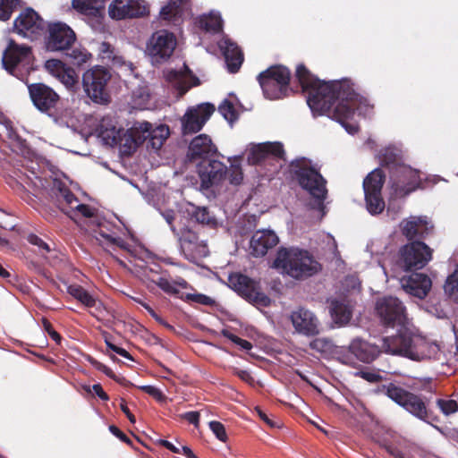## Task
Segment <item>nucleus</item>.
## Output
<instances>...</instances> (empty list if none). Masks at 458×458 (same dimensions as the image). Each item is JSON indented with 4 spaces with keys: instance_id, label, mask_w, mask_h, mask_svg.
Wrapping results in <instances>:
<instances>
[{
    "instance_id": "obj_1",
    "label": "nucleus",
    "mask_w": 458,
    "mask_h": 458,
    "mask_svg": "<svg viewBox=\"0 0 458 458\" xmlns=\"http://www.w3.org/2000/svg\"><path fill=\"white\" fill-rule=\"evenodd\" d=\"M295 77L302 91L308 93L307 104L314 114L337 121L351 134L358 132L359 126L348 123L347 120L365 99L356 92L351 80L321 81L303 64L297 65Z\"/></svg>"
},
{
    "instance_id": "obj_2",
    "label": "nucleus",
    "mask_w": 458,
    "mask_h": 458,
    "mask_svg": "<svg viewBox=\"0 0 458 458\" xmlns=\"http://www.w3.org/2000/svg\"><path fill=\"white\" fill-rule=\"evenodd\" d=\"M382 341V348L386 353L401 355L416 361L430 360L439 351L437 344L408 329H401L396 335L384 337Z\"/></svg>"
},
{
    "instance_id": "obj_3",
    "label": "nucleus",
    "mask_w": 458,
    "mask_h": 458,
    "mask_svg": "<svg viewBox=\"0 0 458 458\" xmlns=\"http://www.w3.org/2000/svg\"><path fill=\"white\" fill-rule=\"evenodd\" d=\"M274 267L296 280L307 279L321 270L320 263L308 250L295 247H281Z\"/></svg>"
},
{
    "instance_id": "obj_4",
    "label": "nucleus",
    "mask_w": 458,
    "mask_h": 458,
    "mask_svg": "<svg viewBox=\"0 0 458 458\" xmlns=\"http://www.w3.org/2000/svg\"><path fill=\"white\" fill-rule=\"evenodd\" d=\"M290 172L298 184L323 206L327 197V180L311 161L301 157L290 163Z\"/></svg>"
},
{
    "instance_id": "obj_5",
    "label": "nucleus",
    "mask_w": 458,
    "mask_h": 458,
    "mask_svg": "<svg viewBox=\"0 0 458 458\" xmlns=\"http://www.w3.org/2000/svg\"><path fill=\"white\" fill-rule=\"evenodd\" d=\"M386 394L417 419L428 424L437 420V416L428 408L421 395L405 390L393 383L386 386Z\"/></svg>"
},
{
    "instance_id": "obj_6",
    "label": "nucleus",
    "mask_w": 458,
    "mask_h": 458,
    "mask_svg": "<svg viewBox=\"0 0 458 458\" xmlns=\"http://www.w3.org/2000/svg\"><path fill=\"white\" fill-rule=\"evenodd\" d=\"M257 80L264 97L270 100L284 98L288 95L291 71L284 65L276 64L261 72Z\"/></svg>"
},
{
    "instance_id": "obj_7",
    "label": "nucleus",
    "mask_w": 458,
    "mask_h": 458,
    "mask_svg": "<svg viewBox=\"0 0 458 458\" xmlns=\"http://www.w3.org/2000/svg\"><path fill=\"white\" fill-rule=\"evenodd\" d=\"M110 79V72L102 66H96L83 73V88L95 103L106 105L110 102V95L106 89Z\"/></svg>"
},
{
    "instance_id": "obj_8",
    "label": "nucleus",
    "mask_w": 458,
    "mask_h": 458,
    "mask_svg": "<svg viewBox=\"0 0 458 458\" xmlns=\"http://www.w3.org/2000/svg\"><path fill=\"white\" fill-rule=\"evenodd\" d=\"M33 59L32 49L24 44H18L13 39H10L2 56V65L10 74L19 80L23 79V73L20 71V66L25 67L30 64Z\"/></svg>"
},
{
    "instance_id": "obj_9",
    "label": "nucleus",
    "mask_w": 458,
    "mask_h": 458,
    "mask_svg": "<svg viewBox=\"0 0 458 458\" xmlns=\"http://www.w3.org/2000/svg\"><path fill=\"white\" fill-rule=\"evenodd\" d=\"M227 280L230 288L246 301L265 307L270 304V298L261 291L258 281L240 272L231 273Z\"/></svg>"
},
{
    "instance_id": "obj_10",
    "label": "nucleus",
    "mask_w": 458,
    "mask_h": 458,
    "mask_svg": "<svg viewBox=\"0 0 458 458\" xmlns=\"http://www.w3.org/2000/svg\"><path fill=\"white\" fill-rule=\"evenodd\" d=\"M385 178L386 175L382 169L376 168L363 180L366 207L371 215L380 214L385 208V201L382 197Z\"/></svg>"
},
{
    "instance_id": "obj_11",
    "label": "nucleus",
    "mask_w": 458,
    "mask_h": 458,
    "mask_svg": "<svg viewBox=\"0 0 458 458\" xmlns=\"http://www.w3.org/2000/svg\"><path fill=\"white\" fill-rule=\"evenodd\" d=\"M432 258V250L421 241H414L400 250L399 265L404 270L424 267Z\"/></svg>"
},
{
    "instance_id": "obj_12",
    "label": "nucleus",
    "mask_w": 458,
    "mask_h": 458,
    "mask_svg": "<svg viewBox=\"0 0 458 458\" xmlns=\"http://www.w3.org/2000/svg\"><path fill=\"white\" fill-rule=\"evenodd\" d=\"M215 110V106L208 102L189 106L180 119L182 134L186 136L200 131Z\"/></svg>"
},
{
    "instance_id": "obj_13",
    "label": "nucleus",
    "mask_w": 458,
    "mask_h": 458,
    "mask_svg": "<svg viewBox=\"0 0 458 458\" xmlns=\"http://www.w3.org/2000/svg\"><path fill=\"white\" fill-rule=\"evenodd\" d=\"M391 188L396 197H405L421 185L420 171L403 165L390 174Z\"/></svg>"
},
{
    "instance_id": "obj_14",
    "label": "nucleus",
    "mask_w": 458,
    "mask_h": 458,
    "mask_svg": "<svg viewBox=\"0 0 458 458\" xmlns=\"http://www.w3.org/2000/svg\"><path fill=\"white\" fill-rule=\"evenodd\" d=\"M177 40L173 32L160 30L154 32L147 44V53L154 63L162 64L173 55Z\"/></svg>"
},
{
    "instance_id": "obj_15",
    "label": "nucleus",
    "mask_w": 458,
    "mask_h": 458,
    "mask_svg": "<svg viewBox=\"0 0 458 458\" xmlns=\"http://www.w3.org/2000/svg\"><path fill=\"white\" fill-rule=\"evenodd\" d=\"M57 202L58 208L69 217L74 219L76 216L93 218L96 216V208L87 204L80 203L78 198L63 182H58Z\"/></svg>"
},
{
    "instance_id": "obj_16",
    "label": "nucleus",
    "mask_w": 458,
    "mask_h": 458,
    "mask_svg": "<svg viewBox=\"0 0 458 458\" xmlns=\"http://www.w3.org/2000/svg\"><path fill=\"white\" fill-rule=\"evenodd\" d=\"M375 309L381 322L386 327L403 325L406 320V309L396 297L384 296L379 298Z\"/></svg>"
},
{
    "instance_id": "obj_17",
    "label": "nucleus",
    "mask_w": 458,
    "mask_h": 458,
    "mask_svg": "<svg viewBox=\"0 0 458 458\" xmlns=\"http://www.w3.org/2000/svg\"><path fill=\"white\" fill-rule=\"evenodd\" d=\"M13 29L17 34L34 40L44 34L46 21L32 8H26L14 20Z\"/></svg>"
},
{
    "instance_id": "obj_18",
    "label": "nucleus",
    "mask_w": 458,
    "mask_h": 458,
    "mask_svg": "<svg viewBox=\"0 0 458 458\" xmlns=\"http://www.w3.org/2000/svg\"><path fill=\"white\" fill-rule=\"evenodd\" d=\"M28 92L33 106L41 113L57 109L61 98L50 86L43 82L28 84Z\"/></svg>"
},
{
    "instance_id": "obj_19",
    "label": "nucleus",
    "mask_w": 458,
    "mask_h": 458,
    "mask_svg": "<svg viewBox=\"0 0 458 458\" xmlns=\"http://www.w3.org/2000/svg\"><path fill=\"white\" fill-rule=\"evenodd\" d=\"M47 31L46 47L49 51L69 50L76 40L75 32L64 22L50 23Z\"/></svg>"
},
{
    "instance_id": "obj_20",
    "label": "nucleus",
    "mask_w": 458,
    "mask_h": 458,
    "mask_svg": "<svg viewBox=\"0 0 458 458\" xmlns=\"http://www.w3.org/2000/svg\"><path fill=\"white\" fill-rule=\"evenodd\" d=\"M179 241L181 250L190 262L198 263L209 254L205 241L199 240V235L189 228H184L182 231Z\"/></svg>"
},
{
    "instance_id": "obj_21",
    "label": "nucleus",
    "mask_w": 458,
    "mask_h": 458,
    "mask_svg": "<svg viewBox=\"0 0 458 458\" xmlns=\"http://www.w3.org/2000/svg\"><path fill=\"white\" fill-rule=\"evenodd\" d=\"M198 174L200 178V187L208 190L226 178L227 166L219 160L208 158L199 161Z\"/></svg>"
},
{
    "instance_id": "obj_22",
    "label": "nucleus",
    "mask_w": 458,
    "mask_h": 458,
    "mask_svg": "<svg viewBox=\"0 0 458 458\" xmlns=\"http://www.w3.org/2000/svg\"><path fill=\"white\" fill-rule=\"evenodd\" d=\"M285 151L281 142H263L254 144L248 154V162L250 165H262L269 159H284Z\"/></svg>"
},
{
    "instance_id": "obj_23",
    "label": "nucleus",
    "mask_w": 458,
    "mask_h": 458,
    "mask_svg": "<svg viewBox=\"0 0 458 458\" xmlns=\"http://www.w3.org/2000/svg\"><path fill=\"white\" fill-rule=\"evenodd\" d=\"M217 148L212 142L211 138L207 134H199L194 137L190 142L187 158L191 162L205 160L216 154Z\"/></svg>"
},
{
    "instance_id": "obj_24",
    "label": "nucleus",
    "mask_w": 458,
    "mask_h": 458,
    "mask_svg": "<svg viewBox=\"0 0 458 458\" xmlns=\"http://www.w3.org/2000/svg\"><path fill=\"white\" fill-rule=\"evenodd\" d=\"M401 285L405 293L422 300L430 291L432 282L426 274L412 273L408 276L402 277Z\"/></svg>"
},
{
    "instance_id": "obj_25",
    "label": "nucleus",
    "mask_w": 458,
    "mask_h": 458,
    "mask_svg": "<svg viewBox=\"0 0 458 458\" xmlns=\"http://www.w3.org/2000/svg\"><path fill=\"white\" fill-rule=\"evenodd\" d=\"M291 320L295 330L307 336L318 335V321L316 316L304 308L293 311Z\"/></svg>"
},
{
    "instance_id": "obj_26",
    "label": "nucleus",
    "mask_w": 458,
    "mask_h": 458,
    "mask_svg": "<svg viewBox=\"0 0 458 458\" xmlns=\"http://www.w3.org/2000/svg\"><path fill=\"white\" fill-rule=\"evenodd\" d=\"M279 238L271 230H258L251 236L250 242V254L256 258L265 256L269 250L276 247Z\"/></svg>"
},
{
    "instance_id": "obj_27",
    "label": "nucleus",
    "mask_w": 458,
    "mask_h": 458,
    "mask_svg": "<svg viewBox=\"0 0 458 458\" xmlns=\"http://www.w3.org/2000/svg\"><path fill=\"white\" fill-rule=\"evenodd\" d=\"M184 69L185 72L171 70L166 73V80L176 89L178 98H182L190 89L200 84L199 79L192 73L187 65H184Z\"/></svg>"
},
{
    "instance_id": "obj_28",
    "label": "nucleus",
    "mask_w": 458,
    "mask_h": 458,
    "mask_svg": "<svg viewBox=\"0 0 458 458\" xmlns=\"http://www.w3.org/2000/svg\"><path fill=\"white\" fill-rule=\"evenodd\" d=\"M225 60L226 67L229 72L236 73L244 60V55L240 47L230 38H223L219 43Z\"/></svg>"
},
{
    "instance_id": "obj_29",
    "label": "nucleus",
    "mask_w": 458,
    "mask_h": 458,
    "mask_svg": "<svg viewBox=\"0 0 458 458\" xmlns=\"http://www.w3.org/2000/svg\"><path fill=\"white\" fill-rule=\"evenodd\" d=\"M328 310L332 320L339 327L347 325L352 317V307L346 299L328 301Z\"/></svg>"
},
{
    "instance_id": "obj_30",
    "label": "nucleus",
    "mask_w": 458,
    "mask_h": 458,
    "mask_svg": "<svg viewBox=\"0 0 458 458\" xmlns=\"http://www.w3.org/2000/svg\"><path fill=\"white\" fill-rule=\"evenodd\" d=\"M350 350L356 360L364 363H370L375 360L381 351L378 346L371 344L360 338L353 339L350 344Z\"/></svg>"
},
{
    "instance_id": "obj_31",
    "label": "nucleus",
    "mask_w": 458,
    "mask_h": 458,
    "mask_svg": "<svg viewBox=\"0 0 458 458\" xmlns=\"http://www.w3.org/2000/svg\"><path fill=\"white\" fill-rule=\"evenodd\" d=\"M430 231L426 218L411 217L402 223V233L408 240L423 239Z\"/></svg>"
},
{
    "instance_id": "obj_32",
    "label": "nucleus",
    "mask_w": 458,
    "mask_h": 458,
    "mask_svg": "<svg viewBox=\"0 0 458 458\" xmlns=\"http://www.w3.org/2000/svg\"><path fill=\"white\" fill-rule=\"evenodd\" d=\"M67 293L86 308H95L96 311H100L102 309V303L80 284H69Z\"/></svg>"
},
{
    "instance_id": "obj_33",
    "label": "nucleus",
    "mask_w": 458,
    "mask_h": 458,
    "mask_svg": "<svg viewBox=\"0 0 458 458\" xmlns=\"http://www.w3.org/2000/svg\"><path fill=\"white\" fill-rule=\"evenodd\" d=\"M99 54L103 61L106 64L114 68L127 67L130 71L132 70V64L126 62L122 55H119L114 47L108 42H102L99 47Z\"/></svg>"
},
{
    "instance_id": "obj_34",
    "label": "nucleus",
    "mask_w": 458,
    "mask_h": 458,
    "mask_svg": "<svg viewBox=\"0 0 458 458\" xmlns=\"http://www.w3.org/2000/svg\"><path fill=\"white\" fill-rule=\"evenodd\" d=\"M189 2L190 0H171L161 8L159 13L160 19L175 23L182 16L183 5Z\"/></svg>"
},
{
    "instance_id": "obj_35",
    "label": "nucleus",
    "mask_w": 458,
    "mask_h": 458,
    "mask_svg": "<svg viewBox=\"0 0 458 458\" xmlns=\"http://www.w3.org/2000/svg\"><path fill=\"white\" fill-rule=\"evenodd\" d=\"M105 0H72V7L81 14L98 17L105 8Z\"/></svg>"
},
{
    "instance_id": "obj_36",
    "label": "nucleus",
    "mask_w": 458,
    "mask_h": 458,
    "mask_svg": "<svg viewBox=\"0 0 458 458\" xmlns=\"http://www.w3.org/2000/svg\"><path fill=\"white\" fill-rule=\"evenodd\" d=\"M109 226L110 225L107 222H99L95 232L111 245L117 246L122 250H127L128 243L122 237L116 236L115 232L111 230Z\"/></svg>"
},
{
    "instance_id": "obj_37",
    "label": "nucleus",
    "mask_w": 458,
    "mask_h": 458,
    "mask_svg": "<svg viewBox=\"0 0 458 458\" xmlns=\"http://www.w3.org/2000/svg\"><path fill=\"white\" fill-rule=\"evenodd\" d=\"M190 215L191 219H194L198 224L211 229L216 228L218 225L217 219L210 213L208 208L192 206Z\"/></svg>"
},
{
    "instance_id": "obj_38",
    "label": "nucleus",
    "mask_w": 458,
    "mask_h": 458,
    "mask_svg": "<svg viewBox=\"0 0 458 458\" xmlns=\"http://www.w3.org/2000/svg\"><path fill=\"white\" fill-rule=\"evenodd\" d=\"M381 166L388 169L389 174L395 168L404 165L402 161V156L392 148H386L382 150L380 157Z\"/></svg>"
},
{
    "instance_id": "obj_39",
    "label": "nucleus",
    "mask_w": 458,
    "mask_h": 458,
    "mask_svg": "<svg viewBox=\"0 0 458 458\" xmlns=\"http://www.w3.org/2000/svg\"><path fill=\"white\" fill-rule=\"evenodd\" d=\"M152 124L148 122H141L139 126L131 131L129 140H131L135 149L139 145L142 144L147 139H148L151 131H153Z\"/></svg>"
},
{
    "instance_id": "obj_40",
    "label": "nucleus",
    "mask_w": 458,
    "mask_h": 458,
    "mask_svg": "<svg viewBox=\"0 0 458 458\" xmlns=\"http://www.w3.org/2000/svg\"><path fill=\"white\" fill-rule=\"evenodd\" d=\"M170 135V129L166 124H160L153 129L148 139L152 148L159 149Z\"/></svg>"
},
{
    "instance_id": "obj_41",
    "label": "nucleus",
    "mask_w": 458,
    "mask_h": 458,
    "mask_svg": "<svg viewBox=\"0 0 458 458\" xmlns=\"http://www.w3.org/2000/svg\"><path fill=\"white\" fill-rule=\"evenodd\" d=\"M199 26L207 32L219 33L223 30V21L219 15L209 14L199 19Z\"/></svg>"
},
{
    "instance_id": "obj_42",
    "label": "nucleus",
    "mask_w": 458,
    "mask_h": 458,
    "mask_svg": "<svg viewBox=\"0 0 458 458\" xmlns=\"http://www.w3.org/2000/svg\"><path fill=\"white\" fill-rule=\"evenodd\" d=\"M131 0H114L109 6V14L116 20L125 19L130 13L129 8Z\"/></svg>"
},
{
    "instance_id": "obj_43",
    "label": "nucleus",
    "mask_w": 458,
    "mask_h": 458,
    "mask_svg": "<svg viewBox=\"0 0 458 458\" xmlns=\"http://www.w3.org/2000/svg\"><path fill=\"white\" fill-rule=\"evenodd\" d=\"M67 58L71 64L74 66H81L86 64L90 58L91 54L86 49L74 48L66 53Z\"/></svg>"
},
{
    "instance_id": "obj_44",
    "label": "nucleus",
    "mask_w": 458,
    "mask_h": 458,
    "mask_svg": "<svg viewBox=\"0 0 458 458\" xmlns=\"http://www.w3.org/2000/svg\"><path fill=\"white\" fill-rule=\"evenodd\" d=\"M229 182L233 185H240L243 180V173L239 159H234L227 168V174Z\"/></svg>"
},
{
    "instance_id": "obj_45",
    "label": "nucleus",
    "mask_w": 458,
    "mask_h": 458,
    "mask_svg": "<svg viewBox=\"0 0 458 458\" xmlns=\"http://www.w3.org/2000/svg\"><path fill=\"white\" fill-rule=\"evenodd\" d=\"M20 4L21 0H0V21H9Z\"/></svg>"
},
{
    "instance_id": "obj_46",
    "label": "nucleus",
    "mask_w": 458,
    "mask_h": 458,
    "mask_svg": "<svg viewBox=\"0 0 458 458\" xmlns=\"http://www.w3.org/2000/svg\"><path fill=\"white\" fill-rule=\"evenodd\" d=\"M218 111L224 116V118L230 123H233L238 119V114L235 110V107L233 104L228 99H225L219 105Z\"/></svg>"
},
{
    "instance_id": "obj_47",
    "label": "nucleus",
    "mask_w": 458,
    "mask_h": 458,
    "mask_svg": "<svg viewBox=\"0 0 458 458\" xmlns=\"http://www.w3.org/2000/svg\"><path fill=\"white\" fill-rule=\"evenodd\" d=\"M90 363L99 371L103 372L106 376H107L108 377L112 378L113 380L116 381L117 383L121 384V385H123V386H128V385H132L131 383H130L128 380H126L124 377H117L114 371L108 368L107 366H106L105 364L96 360H90Z\"/></svg>"
},
{
    "instance_id": "obj_48",
    "label": "nucleus",
    "mask_w": 458,
    "mask_h": 458,
    "mask_svg": "<svg viewBox=\"0 0 458 458\" xmlns=\"http://www.w3.org/2000/svg\"><path fill=\"white\" fill-rule=\"evenodd\" d=\"M444 288L446 294L450 297L454 296L455 301H458V270L447 277Z\"/></svg>"
},
{
    "instance_id": "obj_49",
    "label": "nucleus",
    "mask_w": 458,
    "mask_h": 458,
    "mask_svg": "<svg viewBox=\"0 0 458 458\" xmlns=\"http://www.w3.org/2000/svg\"><path fill=\"white\" fill-rule=\"evenodd\" d=\"M150 282L168 294L174 295L179 293L176 286L165 277L150 278Z\"/></svg>"
},
{
    "instance_id": "obj_50",
    "label": "nucleus",
    "mask_w": 458,
    "mask_h": 458,
    "mask_svg": "<svg viewBox=\"0 0 458 458\" xmlns=\"http://www.w3.org/2000/svg\"><path fill=\"white\" fill-rule=\"evenodd\" d=\"M129 11L130 13L126 15V18L143 17L148 13V8L137 0H131Z\"/></svg>"
},
{
    "instance_id": "obj_51",
    "label": "nucleus",
    "mask_w": 458,
    "mask_h": 458,
    "mask_svg": "<svg viewBox=\"0 0 458 458\" xmlns=\"http://www.w3.org/2000/svg\"><path fill=\"white\" fill-rule=\"evenodd\" d=\"M222 335L228 340L232 341L233 344L239 345L242 349L245 351H250L252 349L253 345L250 342L242 339L241 337L237 336L236 335L233 334L227 329H223L221 332Z\"/></svg>"
},
{
    "instance_id": "obj_52",
    "label": "nucleus",
    "mask_w": 458,
    "mask_h": 458,
    "mask_svg": "<svg viewBox=\"0 0 458 458\" xmlns=\"http://www.w3.org/2000/svg\"><path fill=\"white\" fill-rule=\"evenodd\" d=\"M46 69L56 77H61L63 73H65L64 64L62 61L57 59L47 60L45 64Z\"/></svg>"
},
{
    "instance_id": "obj_53",
    "label": "nucleus",
    "mask_w": 458,
    "mask_h": 458,
    "mask_svg": "<svg viewBox=\"0 0 458 458\" xmlns=\"http://www.w3.org/2000/svg\"><path fill=\"white\" fill-rule=\"evenodd\" d=\"M208 426L218 440L224 443L227 441L228 437L224 424L217 420H212L208 423Z\"/></svg>"
},
{
    "instance_id": "obj_54",
    "label": "nucleus",
    "mask_w": 458,
    "mask_h": 458,
    "mask_svg": "<svg viewBox=\"0 0 458 458\" xmlns=\"http://www.w3.org/2000/svg\"><path fill=\"white\" fill-rule=\"evenodd\" d=\"M437 404L445 415H449L458 410V403L455 400L437 399Z\"/></svg>"
},
{
    "instance_id": "obj_55",
    "label": "nucleus",
    "mask_w": 458,
    "mask_h": 458,
    "mask_svg": "<svg viewBox=\"0 0 458 458\" xmlns=\"http://www.w3.org/2000/svg\"><path fill=\"white\" fill-rule=\"evenodd\" d=\"M187 299L205 306L212 307L216 304V301L213 298L202 293H190L187 295Z\"/></svg>"
},
{
    "instance_id": "obj_56",
    "label": "nucleus",
    "mask_w": 458,
    "mask_h": 458,
    "mask_svg": "<svg viewBox=\"0 0 458 458\" xmlns=\"http://www.w3.org/2000/svg\"><path fill=\"white\" fill-rule=\"evenodd\" d=\"M41 322L44 330L47 333L50 338L53 339L56 344H61L63 338L61 335L54 329L50 321L47 318H42Z\"/></svg>"
},
{
    "instance_id": "obj_57",
    "label": "nucleus",
    "mask_w": 458,
    "mask_h": 458,
    "mask_svg": "<svg viewBox=\"0 0 458 458\" xmlns=\"http://www.w3.org/2000/svg\"><path fill=\"white\" fill-rule=\"evenodd\" d=\"M27 240L30 244L38 246L39 250L42 251V254L48 253L51 250L49 245L47 242H45L40 237L34 233L30 234Z\"/></svg>"
},
{
    "instance_id": "obj_58",
    "label": "nucleus",
    "mask_w": 458,
    "mask_h": 458,
    "mask_svg": "<svg viewBox=\"0 0 458 458\" xmlns=\"http://www.w3.org/2000/svg\"><path fill=\"white\" fill-rule=\"evenodd\" d=\"M337 356V360L345 365H352L355 362V356L353 353H352L350 350V346L348 347V350H341L337 351L335 352Z\"/></svg>"
},
{
    "instance_id": "obj_59",
    "label": "nucleus",
    "mask_w": 458,
    "mask_h": 458,
    "mask_svg": "<svg viewBox=\"0 0 458 458\" xmlns=\"http://www.w3.org/2000/svg\"><path fill=\"white\" fill-rule=\"evenodd\" d=\"M139 388L144 393L155 398L157 401L162 402L165 399V396L161 392V390L154 386H139Z\"/></svg>"
},
{
    "instance_id": "obj_60",
    "label": "nucleus",
    "mask_w": 458,
    "mask_h": 458,
    "mask_svg": "<svg viewBox=\"0 0 458 458\" xmlns=\"http://www.w3.org/2000/svg\"><path fill=\"white\" fill-rule=\"evenodd\" d=\"M329 341L323 338H316L310 343V347L318 352H326L329 348Z\"/></svg>"
},
{
    "instance_id": "obj_61",
    "label": "nucleus",
    "mask_w": 458,
    "mask_h": 458,
    "mask_svg": "<svg viewBox=\"0 0 458 458\" xmlns=\"http://www.w3.org/2000/svg\"><path fill=\"white\" fill-rule=\"evenodd\" d=\"M106 346H107V348L109 350L114 352L115 353L121 355L122 357H123V358H125L127 360H133L132 356L125 349L112 344L108 340H106Z\"/></svg>"
},
{
    "instance_id": "obj_62",
    "label": "nucleus",
    "mask_w": 458,
    "mask_h": 458,
    "mask_svg": "<svg viewBox=\"0 0 458 458\" xmlns=\"http://www.w3.org/2000/svg\"><path fill=\"white\" fill-rule=\"evenodd\" d=\"M357 375L369 383H377L381 380V376L375 372L360 370Z\"/></svg>"
},
{
    "instance_id": "obj_63",
    "label": "nucleus",
    "mask_w": 458,
    "mask_h": 458,
    "mask_svg": "<svg viewBox=\"0 0 458 458\" xmlns=\"http://www.w3.org/2000/svg\"><path fill=\"white\" fill-rule=\"evenodd\" d=\"M181 417L186 420L190 424L194 425L196 428L199 424V411H187L181 415Z\"/></svg>"
},
{
    "instance_id": "obj_64",
    "label": "nucleus",
    "mask_w": 458,
    "mask_h": 458,
    "mask_svg": "<svg viewBox=\"0 0 458 458\" xmlns=\"http://www.w3.org/2000/svg\"><path fill=\"white\" fill-rule=\"evenodd\" d=\"M233 374L237 376L240 379L250 385H253L254 383V378L247 370L234 369Z\"/></svg>"
}]
</instances>
